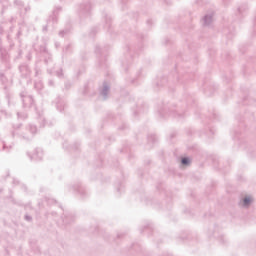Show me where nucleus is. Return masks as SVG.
I'll use <instances>...</instances> for the list:
<instances>
[{"label":"nucleus","instance_id":"1","mask_svg":"<svg viewBox=\"0 0 256 256\" xmlns=\"http://www.w3.org/2000/svg\"><path fill=\"white\" fill-rule=\"evenodd\" d=\"M251 201H252L251 197L244 198V200H243L244 207H247V205H250Z\"/></svg>","mask_w":256,"mask_h":256},{"label":"nucleus","instance_id":"2","mask_svg":"<svg viewBox=\"0 0 256 256\" xmlns=\"http://www.w3.org/2000/svg\"><path fill=\"white\" fill-rule=\"evenodd\" d=\"M182 165H189V158H183Z\"/></svg>","mask_w":256,"mask_h":256}]
</instances>
